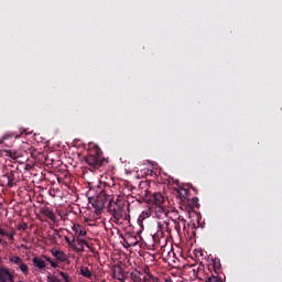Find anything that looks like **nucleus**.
I'll use <instances>...</instances> for the list:
<instances>
[{"mask_svg": "<svg viewBox=\"0 0 282 282\" xmlns=\"http://www.w3.org/2000/svg\"><path fill=\"white\" fill-rule=\"evenodd\" d=\"M7 282H14V274H11Z\"/></svg>", "mask_w": 282, "mask_h": 282, "instance_id": "c9c22d12", "label": "nucleus"}, {"mask_svg": "<svg viewBox=\"0 0 282 282\" xmlns=\"http://www.w3.org/2000/svg\"><path fill=\"white\" fill-rule=\"evenodd\" d=\"M73 230L75 232V237H85V235H87V230H85V227L80 226V225H74L73 226Z\"/></svg>", "mask_w": 282, "mask_h": 282, "instance_id": "ddd939ff", "label": "nucleus"}, {"mask_svg": "<svg viewBox=\"0 0 282 282\" xmlns=\"http://www.w3.org/2000/svg\"><path fill=\"white\" fill-rule=\"evenodd\" d=\"M192 191H194L197 194V187H194L191 185Z\"/></svg>", "mask_w": 282, "mask_h": 282, "instance_id": "ea45409f", "label": "nucleus"}, {"mask_svg": "<svg viewBox=\"0 0 282 282\" xmlns=\"http://www.w3.org/2000/svg\"><path fill=\"white\" fill-rule=\"evenodd\" d=\"M80 274H82V276H85L86 279H91V271H89V268H87V267L80 268Z\"/></svg>", "mask_w": 282, "mask_h": 282, "instance_id": "aec40b11", "label": "nucleus"}, {"mask_svg": "<svg viewBox=\"0 0 282 282\" xmlns=\"http://www.w3.org/2000/svg\"><path fill=\"white\" fill-rule=\"evenodd\" d=\"M56 237H61V232L58 231V229H54V234L48 235V241H51L52 246L57 243Z\"/></svg>", "mask_w": 282, "mask_h": 282, "instance_id": "a211bd4d", "label": "nucleus"}, {"mask_svg": "<svg viewBox=\"0 0 282 282\" xmlns=\"http://www.w3.org/2000/svg\"><path fill=\"white\" fill-rule=\"evenodd\" d=\"M150 213L156 219H166L169 217V209H166V205H159V206H150Z\"/></svg>", "mask_w": 282, "mask_h": 282, "instance_id": "423d86ee", "label": "nucleus"}, {"mask_svg": "<svg viewBox=\"0 0 282 282\" xmlns=\"http://www.w3.org/2000/svg\"><path fill=\"white\" fill-rule=\"evenodd\" d=\"M41 213L44 215V217H47L51 219V221H56V214L50 207L44 206L41 208Z\"/></svg>", "mask_w": 282, "mask_h": 282, "instance_id": "1a4fd4ad", "label": "nucleus"}, {"mask_svg": "<svg viewBox=\"0 0 282 282\" xmlns=\"http://www.w3.org/2000/svg\"><path fill=\"white\" fill-rule=\"evenodd\" d=\"M18 265H19L21 272H23L24 274H28L30 268H28V264H25V262H23V260H22L21 263L18 264Z\"/></svg>", "mask_w": 282, "mask_h": 282, "instance_id": "4be33fe9", "label": "nucleus"}, {"mask_svg": "<svg viewBox=\"0 0 282 282\" xmlns=\"http://www.w3.org/2000/svg\"><path fill=\"white\" fill-rule=\"evenodd\" d=\"M0 235L1 237H10V234H8L4 229L0 228Z\"/></svg>", "mask_w": 282, "mask_h": 282, "instance_id": "7c9ffc66", "label": "nucleus"}, {"mask_svg": "<svg viewBox=\"0 0 282 282\" xmlns=\"http://www.w3.org/2000/svg\"><path fill=\"white\" fill-rule=\"evenodd\" d=\"M9 261L11 263H14L15 265H19L23 261V259H21V257L19 256H11L9 257Z\"/></svg>", "mask_w": 282, "mask_h": 282, "instance_id": "412c9836", "label": "nucleus"}, {"mask_svg": "<svg viewBox=\"0 0 282 282\" xmlns=\"http://www.w3.org/2000/svg\"><path fill=\"white\" fill-rule=\"evenodd\" d=\"M143 282H160V280L153 275L143 276Z\"/></svg>", "mask_w": 282, "mask_h": 282, "instance_id": "b1692460", "label": "nucleus"}, {"mask_svg": "<svg viewBox=\"0 0 282 282\" xmlns=\"http://www.w3.org/2000/svg\"><path fill=\"white\" fill-rule=\"evenodd\" d=\"M6 153L8 158H11L12 160H17V158H19V155L17 154V151L6 150Z\"/></svg>", "mask_w": 282, "mask_h": 282, "instance_id": "5701e85b", "label": "nucleus"}, {"mask_svg": "<svg viewBox=\"0 0 282 282\" xmlns=\"http://www.w3.org/2000/svg\"><path fill=\"white\" fill-rule=\"evenodd\" d=\"M107 208L108 213L116 219V221H120V219L127 215L124 212V200L120 198H117L116 200L112 198L111 202L108 203Z\"/></svg>", "mask_w": 282, "mask_h": 282, "instance_id": "20e7f679", "label": "nucleus"}, {"mask_svg": "<svg viewBox=\"0 0 282 282\" xmlns=\"http://www.w3.org/2000/svg\"><path fill=\"white\" fill-rule=\"evenodd\" d=\"M178 221H182L183 228H186V219L184 218V216H178Z\"/></svg>", "mask_w": 282, "mask_h": 282, "instance_id": "c756f323", "label": "nucleus"}, {"mask_svg": "<svg viewBox=\"0 0 282 282\" xmlns=\"http://www.w3.org/2000/svg\"><path fill=\"white\" fill-rule=\"evenodd\" d=\"M147 217H149V213H142L141 215H140V219H147Z\"/></svg>", "mask_w": 282, "mask_h": 282, "instance_id": "2f4dec72", "label": "nucleus"}, {"mask_svg": "<svg viewBox=\"0 0 282 282\" xmlns=\"http://www.w3.org/2000/svg\"><path fill=\"white\" fill-rule=\"evenodd\" d=\"M113 199V196L107 191L102 189L98 193L96 196H89L88 202L94 206V208L100 213L105 208V204H111V200Z\"/></svg>", "mask_w": 282, "mask_h": 282, "instance_id": "f257e3e1", "label": "nucleus"}, {"mask_svg": "<svg viewBox=\"0 0 282 282\" xmlns=\"http://www.w3.org/2000/svg\"><path fill=\"white\" fill-rule=\"evenodd\" d=\"M12 273L6 267H0V282H8Z\"/></svg>", "mask_w": 282, "mask_h": 282, "instance_id": "f8f14e48", "label": "nucleus"}, {"mask_svg": "<svg viewBox=\"0 0 282 282\" xmlns=\"http://www.w3.org/2000/svg\"><path fill=\"white\" fill-rule=\"evenodd\" d=\"M126 246H129V248H133V246H138V237L128 235L123 239Z\"/></svg>", "mask_w": 282, "mask_h": 282, "instance_id": "9b49d317", "label": "nucleus"}, {"mask_svg": "<svg viewBox=\"0 0 282 282\" xmlns=\"http://www.w3.org/2000/svg\"><path fill=\"white\" fill-rule=\"evenodd\" d=\"M32 261H33V265H35V268H39V270H45L46 264H45L44 260L41 259V257H34Z\"/></svg>", "mask_w": 282, "mask_h": 282, "instance_id": "4468645a", "label": "nucleus"}, {"mask_svg": "<svg viewBox=\"0 0 282 282\" xmlns=\"http://www.w3.org/2000/svg\"><path fill=\"white\" fill-rule=\"evenodd\" d=\"M165 282H173V280L172 279H166Z\"/></svg>", "mask_w": 282, "mask_h": 282, "instance_id": "a19ab883", "label": "nucleus"}, {"mask_svg": "<svg viewBox=\"0 0 282 282\" xmlns=\"http://www.w3.org/2000/svg\"><path fill=\"white\" fill-rule=\"evenodd\" d=\"M44 259H45V261H47L48 263H51L53 260H52V258H50V257H47V256H44Z\"/></svg>", "mask_w": 282, "mask_h": 282, "instance_id": "f704fd0d", "label": "nucleus"}, {"mask_svg": "<svg viewBox=\"0 0 282 282\" xmlns=\"http://www.w3.org/2000/svg\"><path fill=\"white\" fill-rule=\"evenodd\" d=\"M214 270H215V272L221 270V262L215 260L214 261Z\"/></svg>", "mask_w": 282, "mask_h": 282, "instance_id": "bb28decb", "label": "nucleus"}, {"mask_svg": "<svg viewBox=\"0 0 282 282\" xmlns=\"http://www.w3.org/2000/svg\"><path fill=\"white\" fill-rule=\"evenodd\" d=\"M65 241L66 243H68L69 246H72V240L68 237H65Z\"/></svg>", "mask_w": 282, "mask_h": 282, "instance_id": "e433bc0d", "label": "nucleus"}, {"mask_svg": "<svg viewBox=\"0 0 282 282\" xmlns=\"http://www.w3.org/2000/svg\"><path fill=\"white\" fill-rule=\"evenodd\" d=\"M23 229V230H28V225L25 224V223H23L20 227H19V229Z\"/></svg>", "mask_w": 282, "mask_h": 282, "instance_id": "72a5a7b5", "label": "nucleus"}, {"mask_svg": "<svg viewBox=\"0 0 282 282\" xmlns=\"http://www.w3.org/2000/svg\"><path fill=\"white\" fill-rule=\"evenodd\" d=\"M141 271L143 272V274H147L145 276H151V269L149 268V265H143L141 268Z\"/></svg>", "mask_w": 282, "mask_h": 282, "instance_id": "393cba45", "label": "nucleus"}, {"mask_svg": "<svg viewBox=\"0 0 282 282\" xmlns=\"http://www.w3.org/2000/svg\"><path fill=\"white\" fill-rule=\"evenodd\" d=\"M47 281L48 282H61V280H58V278H56L54 275H47Z\"/></svg>", "mask_w": 282, "mask_h": 282, "instance_id": "c85d7f7f", "label": "nucleus"}, {"mask_svg": "<svg viewBox=\"0 0 282 282\" xmlns=\"http://www.w3.org/2000/svg\"><path fill=\"white\" fill-rule=\"evenodd\" d=\"M84 162H86L88 165L90 173H94L98 171V169L102 167L105 159L102 158V153L100 151L95 150L84 158Z\"/></svg>", "mask_w": 282, "mask_h": 282, "instance_id": "7ed1b4c3", "label": "nucleus"}, {"mask_svg": "<svg viewBox=\"0 0 282 282\" xmlns=\"http://www.w3.org/2000/svg\"><path fill=\"white\" fill-rule=\"evenodd\" d=\"M11 138H19V134L11 132V133H6L1 139H0V144L6 142V140H10Z\"/></svg>", "mask_w": 282, "mask_h": 282, "instance_id": "6ab92c4d", "label": "nucleus"}, {"mask_svg": "<svg viewBox=\"0 0 282 282\" xmlns=\"http://www.w3.org/2000/svg\"><path fill=\"white\" fill-rule=\"evenodd\" d=\"M77 243H78V246H82V248H83V246L89 247V242H87V240H85V239L78 238Z\"/></svg>", "mask_w": 282, "mask_h": 282, "instance_id": "a878e982", "label": "nucleus"}, {"mask_svg": "<svg viewBox=\"0 0 282 282\" xmlns=\"http://www.w3.org/2000/svg\"><path fill=\"white\" fill-rule=\"evenodd\" d=\"M158 231L153 235L154 246L159 248H164L166 241H169V236L171 235V229L167 223H158Z\"/></svg>", "mask_w": 282, "mask_h": 282, "instance_id": "f03ea898", "label": "nucleus"}, {"mask_svg": "<svg viewBox=\"0 0 282 282\" xmlns=\"http://www.w3.org/2000/svg\"><path fill=\"white\" fill-rule=\"evenodd\" d=\"M180 229H181L180 224L178 223L175 224V230H177V232H180Z\"/></svg>", "mask_w": 282, "mask_h": 282, "instance_id": "4c0bfd02", "label": "nucleus"}, {"mask_svg": "<svg viewBox=\"0 0 282 282\" xmlns=\"http://www.w3.org/2000/svg\"><path fill=\"white\" fill-rule=\"evenodd\" d=\"M7 237H9V239H10L11 241H14V235H10V234H9V236H7Z\"/></svg>", "mask_w": 282, "mask_h": 282, "instance_id": "58836bf2", "label": "nucleus"}, {"mask_svg": "<svg viewBox=\"0 0 282 282\" xmlns=\"http://www.w3.org/2000/svg\"><path fill=\"white\" fill-rule=\"evenodd\" d=\"M15 172L12 171L10 172L9 174H6L4 177H7L8 180V186L9 188H12L13 186L17 185V183H14V181L17 180L15 176H14Z\"/></svg>", "mask_w": 282, "mask_h": 282, "instance_id": "2eb2a0df", "label": "nucleus"}, {"mask_svg": "<svg viewBox=\"0 0 282 282\" xmlns=\"http://www.w3.org/2000/svg\"><path fill=\"white\" fill-rule=\"evenodd\" d=\"M145 202L150 206H163L165 204L166 199L164 198L162 193H153L152 194L151 192H147Z\"/></svg>", "mask_w": 282, "mask_h": 282, "instance_id": "39448f33", "label": "nucleus"}, {"mask_svg": "<svg viewBox=\"0 0 282 282\" xmlns=\"http://www.w3.org/2000/svg\"><path fill=\"white\" fill-rule=\"evenodd\" d=\"M113 279H117L121 282L127 281V276L124 275V271H122V268L118 267L113 270Z\"/></svg>", "mask_w": 282, "mask_h": 282, "instance_id": "9d476101", "label": "nucleus"}, {"mask_svg": "<svg viewBox=\"0 0 282 282\" xmlns=\"http://www.w3.org/2000/svg\"><path fill=\"white\" fill-rule=\"evenodd\" d=\"M177 195L181 197V200L186 203L188 200V195L191 194V189L186 187L176 188Z\"/></svg>", "mask_w": 282, "mask_h": 282, "instance_id": "6e6552de", "label": "nucleus"}, {"mask_svg": "<svg viewBox=\"0 0 282 282\" xmlns=\"http://www.w3.org/2000/svg\"><path fill=\"white\" fill-rule=\"evenodd\" d=\"M3 241V239L0 238V243Z\"/></svg>", "mask_w": 282, "mask_h": 282, "instance_id": "79ce46f5", "label": "nucleus"}, {"mask_svg": "<svg viewBox=\"0 0 282 282\" xmlns=\"http://www.w3.org/2000/svg\"><path fill=\"white\" fill-rule=\"evenodd\" d=\"M130 276L133 282H144V279H142V272L134 270L130 273Z\"/></svg>", "mask_w": 282, "mask_h": 282, "instance_id": "dca6fc26", "label": "nucleus"}, {"mask_svg": "<svg viewBox=\"0 0 282 282\" xmlns=\"http://www.w3.org/2000/svg\"><path fill=\"white\" fill-rule=\"evenodd\" d=\"M51 268H58V262H56V261H52L51 262Z\"/></svg>", "mask_w": 282, "mask_h": 282, "instance_id": "473e14b6", "label": "nucleus"}, {"mask_svg": "<svg viewBox=\"0 0 282 282\" xmlns=\"http://www.w3.org/2000/svg\"><path fill=\"white\" fill-rule=\"evenodd\" d=\"M185 204H188L191 208H199V198L197 197H193L192 199L187 198Z\"/></svg>", "mask_w": 282, "mask_h": 282, "instance_id": "f3484780", "label": "nucleus"}, {"mask_svg": "<svg viewBox=\"0 0 282 282\" xmlns=\"http://www.w3.org/2000/svg\"><path fill=\"white\" fill-rule=\"evenodd\" d=\"M59 275L62 276V279H64L65 282H69V274H67L66 272L59 271Z\"/></svg>", "mask_w": 282, "mask_h": 282, "instance_id": "cd10ccee", "label": "nucleus"}, {"mask_svg": "<svg viewBox=\"0 0 282 282\" xmlns=\"http://www.w3.org/2000/svg\"><path fill=\"white\" fill-rule=\"evenodd\" d=\"M51 253L57 261H61L62 263H65L67 259H69L63 250H58L56 248H53Z\"/></svg>", "mask_w": 282, "mask_h": 282, "instance_id": "0eeeda50", "label": "nucleus"}]
</instances>
